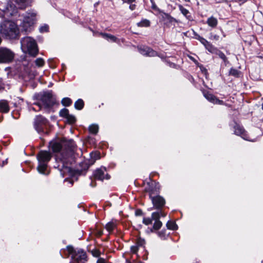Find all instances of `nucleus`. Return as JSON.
Here are the masks:
<instances>
[{"instance_id": "f257e3e1", "label": "nucleus", "mask_w": 263, "mask_h": 263, "mask_svg": "<svg viewBox=\"0 0 263 263\" xmlns=\"http://www.w3.org/2000/svg\"><path fill=\"white\" fill-rule=\"evenodd\" d=\"M51 149L54 153L61 151L56 155L55 160L57 165L55 166L59 169L61 175L64 177L66 175H71L72 171L70 165L73 161V153L75 144L72 140L61 142L52 141L49 143Z\"/></svg>"}, {"instance_id": "f03ea898", "label": "nucleus", "mask_w": 263, "mask_h": 263, "mask_svg": "<svg viewBox=\"0 0 263 263\" xmlns=\"http://www.w3.org/2000/svg\"><path fill=\"white\" fill-rule=\"evenodd\" d=\"M33 0H8L0 3V16L10 17L16 14L18 9L24 10L31 6Z\"/></svg>"}, {"instance_id": "7ed1b4c3", "label": "nucleus", "mask_w": 263, "mask_h": 263, "mask_svg": "<svg viewBox=\"0 0 263 263\" xmlns=\"http://www.w3.org/2000/svg\"><path fill=\"white\" fill-rule=\"evenodd\" d=\"M17 23L22 29L30 32L33 28L36 21V12L34 10H29L19 15Z\"/></svg>"}, {"instance_id": "20e7f679", "label": "nucleus", "mask_w": 263, "mask_h": 263, "mask_svg": "<svg viewBox=\"0 0 263 263\" xmlns=\"http://www.w3.org/2000/svg\"><path fill=\"white\" fill-rule=\"evenodd\" d=\"M0 33L8 39H15L19 35L17 24L11 21H5L0 23Z\"/></svg>"}, {"instance_id": "39448f33", "label": "nucleus", "mask_w": 263, "mask_h": 263, "mask_svg": "<svg viewBox=\"0 0 263 263\" xmlns=\"http://www.w3.org/2000/svg\"><path fill=\"white\" fill-rule=\"evenodd\" d=\"M21 49L25 53L35 57L38 53V48L36 41L30 36H26L21 40Z\"/></svg>"}, {"instance_id": "423d86ee", "label": "nucleus", "mask_w": 263, "mask_h": 263, "mask_svg": "<svg viewBox=\"0 0 263 263\" xmlns=\"http://www.w3.org/2000/svg\"><path fill=\"white\" fill-rule=\"evenodd\" d=\"M159 189L160 185L158 183L152 182L148 190L149 197L152 200L153 204L158 209L161 208L165 203V199L159 195L153 196V195L157 194Z\"/></svg>"}, {"instance_id": "0eeeda50", "label": "nucleus", "mask_w": 263, "mask_h": 263, "mask_svg": "<svg viewBox=\"0 0 263 263\" xmlns=\"http://www.w3.org/2000/svg\"><path fill=\"white\" fill-rule=\"evenodd\" d=\"M41 102L35 103L34 105L37 107H32V109L35 111H39L42 108V105L45 108H49L52 106L55 103V99L52 97L50 92H44L39 96Z\"/></svg>"}, {"instance_id": "6e6552de", "label": "nucleus", "mask_w": 263, "mask_h": 263, "mask_svg": "<svg viewBox=\"0 0 263 263\" xmlns=\"http://www.w3.org/2000/svg\"><path fill=\"white\" fill-rule=\"evenodd\" d=\"M51 155L49 152L47 151H41L37 155L39 165L37 167L38 172L40 174L48 175L46 173L47 169V163L50 161Z\"/></svg>"}, {"instance_id": "1a4fd4ad", "label": "nucleus", "mask_w": 263, "mask_h": 263, "mask_svg": "<svg viewBox=\"0 0 263 263\" xmlns=\"http://www.w3.org/2000/svg\"><path fill=\"white\" fill-rule=\"evenodd\" d=\"M68 252L71 255V259L74 263H85L87 261L86 253L82 250H74L71 247H68Z\"/></svg>"}, {"instance_id": "9d476101", "label": "nucleus", "mask_w": 263, "mask_h": 263, "mask_svg": "<svg viewBox=\"0 0 263 263\" xmlns=\"http://www.w3.org/2000/svg\"><path fill=\"white\" fill-rule=\"evenodd\" d=\"M14 57V52L10 49L5 48H0V63H8L11 62Z\"/></svg>"}, {"instance_id": "9b49d317", "label": "nucleus", "mask_w": 263, "mask_h": 263, "mask_svg": "<svg viewBox=\"0 0 263 263\" xmlns=\"http://www.w3.org/2000/svg\"><path fill=\"white\" fill-rule=\"evenodd\" d=\"M47 120L42 116H36L34 123L35 130L39 134L44 133V126L47 124Z\"/></svg>"}, {"instance_id": "f8f14e48", "label": "nucleus", "mask_w": 263, "mask_h": 263, "mask_svg": "<svg viewBox=\"0 0 263 263\" xmlns=\"http://www.w3.org/2000/svg\"><path fill=\"white\" fill-rule=\"evenodd\" d=\"M234 129L235 134L240 136L242 138L246 140L253 141L249 139V137L244 129L239 124L236 123L234 126Z\"/></svg>"}, {"instance_id": "ddd939ff", "label": "nucleus", "mask_w": 263, "mask_h": 263, "mask_svg": "<svg viewBox=\"0 0 263 263\" xmlns=\"http://www.w3.org/2000/svg\"><path fill=\"white\" fill-rule=\"evenodd\" d=\"M140 53L148 57H155L158 55L156 51L146 46H140L138 48Z\"/></svg>"}, {"instance_id": "4468645a", "label": "nucleus", "mask_w": 263, "mask_h": 263, "mask_svg": "<svg viewBox=\"0 0 263 263\" xmlns=\"http://www.w3.org/2000/svg\"><path fill=\"white\" fill-rule=\"evenodd\" d=\"M106 170L105 168H100L97 170L94 174V177L96 179H98L103 181L104 179H108L109 176L107 174H105Z\"/></svg>"}, {"instance_id": "2eb2a0df", "label": "nucleus", "mask_w": 263, "mask_h": 263, "mask_svg": "<svg viewBox=\"0 0 263 263\" xmlns=\"http://www.w3.org/2000/svg\"><path fill=\"white\" fill-rule=\"evenodd\" d=\"M161 16L162 21L164 22V23L166 25H170L172 24L174 22H176V20L174 17H172L170 15L167 13L162 12L160 14Z\"/></svg>"}, {"instance_id": "dca6fc26", "label": "nucleus", "mask_w": 263, "mask_h": 263, "mask_svg": "<svg viewBox=\"0 0 263 263\" xmlns=\"http://www.w3.org/2000/svg\"><path fill=\"white\" fill-rule=\"evenodd\" d=\"M210 52H211L212 54H215L216 55H217L222 60V61L225 63V65H226L228 63H229V61L228 60L227 58L221 51L219 50L218 49H217L215 47H213L212 49L210 51Z\"/></svg>"}, {"instance_id": "f3484780", "label": "nucleus", "mask_w": 263, "mask_h": 263, "mask_svg": "<svg viewBox=\"0 0 263 263\" xmlns=\"http://www.w3.org/2000/svg\"><path fill=\"white\" fill-rule=\"evenodd\" d=\"M204 96L208 101L214 104H222L223 103L222 101L218 99L215 96L210 93H204Z\"/></svg>"}, {"instance_id": "a211bd4d", "label": "nucleus", "mask_w": 263, "mask_h": 263, "mask_svg": "<svg viewBox=\"0 0 263 263\" xmlns=\"http://www.w3.org/2000/svg\"><path fill=\"white\" fill-rule=\"evenodd\" d=\"M9 111L8 102L5 100H0V112L7 113Z\"/></svg>"}, {"instance_id": "6ab92c4d", "label": "nucleus", "mask_w": 263, "mask_h": 263, "mask_svg": "<svg viewBox=\"0 0 263 263\" xmlns=\"http://www.w3.org/2000/svg\"><path fill=\"white\" fill-rule=\"evenodd\" d=\"M198 40L204 45L206 50L209 52L214 46L202 37L198 36Z\"/></svg>"}, {"instance_id": "aec40b11", "label": "nucleus", "mask_w": 263, "mask_h": 263, "mask_svg": "<svg viewBox=\"0 0 263 263\" xmlns=\"http://www.w3.org/2000/svg\"><path fill=\"white\" fill-rule=\"evenodd\" d=\"M206 23L209 26L212 28H215L218 24V21L216 18L211 16L208 18Z\"/></svg>"}, {"instance_id": "412c9836", "label": "nucleus", "mask_w": 263, "mask_h": 263, "mask_svg": "<svg viewBox=\"0 0 263 263\" xmlns=\"http://www.w3.org/2000/svg\"><path fill=\"white\" fill-rule=\"evenodd\" d=\"M99 34L101 35L104 39L107 40V41H110L114 42H117V39L114 35H112L110 34L105 33H99Z\"/></svg>"}, {"instance_id": "4be33fe9", "label": "nucleus", "mask_w": 263, "mask_h": 263, "mask_svg": "<svg viewBox=\"0 0 263 263\" xmlns=\"http://www.w3.org/2000/svg\"><path fill=\"white\" fill-rule=\"evenodd\" d=\"M90 159L89 162L90 165L93 164L96 160L100 159V155L97 152H92L90 154Z\"/></svg>"}, {"instance_id": "5701e85b", "label": "nucleus", "mask_w": 263, "mask_h": 263, "mask_svg": "<svg viewBox=\"0 0 263 263\" xmlns=\"http://www.w3.org/2000/svg\"><path fill=\"white\" fill-rule=\"evenodd\" d=\"M89 131L92 134H97L99 130V126L96 124H92L89 126Z\"/></svg>"}, {"instance_id": "b1692460", "label": "nucleus", "mask_w": 263, "mask_h": 263, "mask_svg": "<svg viewBox=\"0 0 263 263\" xmlns=\"http://www.w3.org/2000/svg\"><path fill=\"white\" fill-rule=\"evenodd\" d=\"M84 102L82 99H78L74 103V107L78 110L82 109L84 107Z\"/></svg>"}, {"instance_id": "393cba45", "label": "nucleus", "mask_w": 263, "mask_h": 263, "mask_svg": "<svg viewBox=\"0 0 263 263\" xmlns=\"http://www.w3.org/2000/svg\"><path fill=\"white\" fill-rule=\"evenodd\" d=\"M166 227L168 229L175 230L177 229L178 226L175 222L169 221L166 223Z\"/></svg>"}, {"instance_id": "a878e982", "label": "nucleus", "mask_w": 263, "mask_h": 263, "mask_svg": "<svg viewBox=\"0 0 263 263\" xmlns=\"http://www.w3.org/2000/svg\"><path fill=\"white\" fill-rule=\"evenodd\" d=\"M115 227L116 224L113 222H108L105 226V228L109 232H112Z\"/></svg>"}, {"instance_id": "bb28decb", "label": "nucleus", "mask_w": 263, "mask_h": 263, "mask_svg": "<svg viewBox=\"0 0 263 263\" xmlns=\"http://www.w3.org/2000/svg\"><path fill=\"white\" fill-rule=\"evenodd\" d=\"M150 25V22L147 20H143L137 24L139 27H148Z\"/></svg>"}, {"instance_id": "cd10ccee", "label": "nucleus", "mask_w": 263, "mask_h": 263, "mask_svg": "<svg viewBox=\"0 0 263 263\" xmlns=\"http://www.w3.org/2000/svg\"><path fill=\"white\" fill-rule=\"evenodd\" d=\"M160 214H162V216H164L165 215L162 214L161 212H154L152 214V220H154L155 221L159 220V218L160 217Z\"/></svg>"}, {"instance_id": "c85d7f7f", "label": "nucleus", "mask_w": 263, "mask_h": 263, "mask_svg": "<svg viewBox=\"0 0 263 263\" xmlns=\"http://www.w3.org/2000/svg\"><path fill=\"white\" fill-rule=\"evenodd\" d=\"M61 103L64 106H68L72 103V100L69 98H64L62 99Z\"/></svg>"}, {"instance_id": "c756f323", "label": "nucleus", "mask_w": 263, "mask_h": 263, "mask_svg": "<svg viewBox=\"0 0 263 263\" xmlns=\"http://www.w3.org/2000/svg\"><path fill=\"white\" fill-rule=\"evenodd\" d=\"M178 8L179 9V10L181 11V12L182 13L183 15H184L185 17H187V15L189 14V11L188 10L184 8L182 5H179Z\"/></svg>"}, {"instance_id": "7c9ffc66", "label": "nucleus", "mask_w": 263, "mask_h": 263, "mask_svg": "<svg viewBox=\"0 0 263 263\" xmlns=\"http://www.w3.org/2000/svg\"><path fill=\"white\" fill-rule=\"evenodd\" d=\"M230 75L233 76L235 77H238L240 74V71L234 68H231L229 71Z\"/></svg>"}, {"instance_id": "2f4dec72", "label": "nucleus", "mask_w": 263, "mask_h": 263, "mask_svg": "<svg viewBox=\"0 0 263 263\" xmlns=\"http://www.w3.org/2000/svg\"><path fill=\"white\" fill-rule=\"evenodd\" d=\"M35 65L38 67H42L45 64V62L42 58H39L35 61Z\"/></svg>"}, {"instance_id": "473e14b6", "label": "nucleus", "mask_w": 263, "mask_h": 263, "mask_svg": "<svg viewBox=\"0 0 263 263\" xmlns=\"http://www.w3.org/2000/svg\"><path fill=\"white\" fill-rule=\"evenodd\" d=\"M69 115V111L66 108H64L61 110L60 112V115L61 117L66 118Z\"/></svg>"}, {"instance_id": "72a5a7b5", "label": "nucleus", "mask_w": 263, "mask_h": 263, "mask_svg": "<svg viewBox=\"0 0 263 263\" xmlns=\"http://www.w3.org/2000/svg\"><path fill=\"white\" fill-rule=\"evenodd\" d=\"M145 240L144 239H142L141 238H139L137 240V242H136V245L139 247H143L144 245H145Z\"/></svg>"}, {"instance_id": "f704fd0d", "label": "nucleus", "mask_w": 263, "mask_h": 263, "mask_svg": "<svg viewBox=\"0 0 263 263\" xmlns=\"http://www.w3.org/2000/svg\"><path fill=\"white\" fill-rule=\"evenodd\" d=\"M162 226V222L160 220L155 221V223L153 226V228L155 230H159Z\"/></svg>"}, {"instance_id": "c9c22d12", "label": "nucleus", "mask_w": 263, "mask_h": 263, "mask_svg": "<svg viewBox=\"0 0 263 263\" xmlns=\"http://www.w3.org/2000/svg\"><path fill=\"white\" fill-rule=\"evenodd\" d=\"M165 232V230H162L158 232V235L162 239H165L166 238L167 234H166Z\"/></svg>"}, {"instance_id": "e433bc0d", "label": "nucleus", "mask_w": 263, "mask_h": 263, "mask_svg": "<svg viewBox=\"0 0 263 263\" xmlns=\"http://www.w3.org/2000/svg\"><path fill=\"white\" fill-rule=\"evenodd\" d=\"M49 29V27L47 25L44 24V25L40 27L39 30L40 32L43 33L48 32Z\"/></svg>"}, {"instance_id": "4c0bfd02", "label": "nucleus", "mask_w": 263, "mask_h": 263, "mask_svg": "<svg viewBox=\"0 0 263 263\" xmlns=\"http://www.w3.org/2000/svg\"><path fill=\"white\" fill-rule=\"evenodd\" d=\"M66 118L67 119L68 121L70 123H73L76 121V118L73 115L69 114L68 116Z\"/></svg>"}, {"instance_id": "58836bf2", "label": "nucleus", "mask_w": 263, "mask_h": 263, "mask_svg": "<svg viewBox=\"0 0 263 263\" xmlns=\"http://www.w3.org/2000/svg\"><path fill=\"white\" fill-rule=\"evenodd\" d=\"M152 219L151 218H144L143 219V222L145 225H148L152 223Z\"/></svg>"}, {"instance_id": "ea45409f", "label": "nucleus", "mask_w": 263, "mask_h": 263, "mask_svg": "<svg viewBox=\"0 0 263 263\" xmlns=\"http://www.w3.org/2000/svg\"><path fill=\"white\" fill-rule=\"evenodd\" d=\"M92 255L95 257H98L100 255V252L97 249H93L91 251Z\"/></svg>"}, {"instance_id": "a19ab883", "label": "nucleus", "mask_w": 263, "mask_h": 263, "mask_svg": "<svg viewBox=\"0 0 263 263\" xmlns=\"http://www.w3.org/2000/svg\"><path fill=\"white\" fill-rule=\"evenodd\" d=\"M139 247L136 245L135 244V245L134 246H132L131 247H130V250H131V251L133 253H136L139 249Z\"/></svg>"}, {"instance_id": "79ce46f5", "label": "nucleus", "mask_w": 263, "mask_h": 263, "mask_svg": "<svg viewBox=\"0 0 263 263\" xmlns=\"http://www.w3.org/2000/svg\"><path fill=\"white\" fill-rule=\"evenodd\" d=\"M210 38L211 40H212L218 41L219 39V35H216V34H211Z\"/></svg>"}, {"instance_id": "37998d69", "label": "nucleus", "mask_w": 263, "mask_h": 263, "mask_svg": "<svg viewBox=\"0 0 263 263\" xmlns=\"http://www.w3.org/2000/svg\"><path fill=\"white\" fill-rule=\"evenodd\" d=\"M142 214V211L140 209L137 210L135 212V215L136 216H140Z\"/></svg>"}, {"instance_id": "c03bdc74", "label": "nucleus", "mask_w": 263, "mask_h": 263, "mask_svg": "<svg viewBox=\"0 0 263 263\" xmlns=\"http://www.w3.org/2000/svg\"><path fill=\"white\" fill-rule=\"evenodd\" d=\"M97 263H106V261L104 259L102 258H99Z\"/></svg>"}, {"instance_id": "a18cd8bd", "label": "nucleus", "mask_w": 263, "mask_h": 263, "mask_svg": "<svg viewBox=\"0 0 263 263\" xmlns=\"http://www.w3.org/2000/svg\"><path fill=\"white\" fill-rule=\"evenodd\" d=\"M124 2H127V3H132L135 1V0H123Z\"/></svg>"}, {"instance_id": "49530a36", "label": "nucleus", "mask_w": 263, "mask_h": 263, "mask_svg": "<svg viewBox=\"0 0 263 263\" xmlns=\"http://www.w3.org/2000/svg\"><path fill=\"white\" fill-rule=\"evenodd\" d=\"M103 234V232L102 231H99L98 233V235L99 236H101Z\"/></svg>"}, {"instance_id": "de8ad7c7", "label": "nucleus", "mask_w": 263, "mask_h": 263, "mask_svg": "<svg viewBox=\"0 0 263 263\" xmlns=\"http://www.w3.org/2000/svg\"><path fill=\"white\" fill-rule=\"evenodd\" d=\"M134 7H135V6H134V5H130V6H129V8H130V9L131 10H134Z\"/></svg>"}, {"instance_id": "09e8293b", "label": "nucleus", "mask_w": 263, "mask_h": 263, "mask_svg": "<svg viewBox=\"0 0 263 263\" xmlns=\"http://www.w3.org/2000/svg\"><path fill=\"white\" fill-rule=\"evenodd\" d=\"M262 108L263 109V103H262Z\"/></svg>"}]
</instances>
